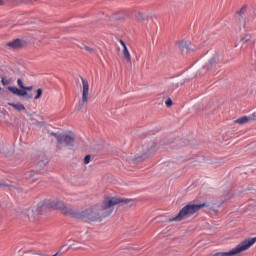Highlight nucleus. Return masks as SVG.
<instances>
[{"mask_svg":"<svg viewBox=\"0 0 256 256\" xmlns=\"http://www.w3.org/2000/svg\"><path fill=\"white\" fill-rule=\"evenodd\" d=\"M115 205H127V207H133V199L108 197L104 199L100 207L95 205L82 211H71L70 214L72 219H81V221H103V219L111 216L113 211H115Z\"/></svg>","mask_w":256,"mask_h":256,"instance_id":"f257e3e1","label":"nucleus"},{"mask_svg":"<svg viewBox=\"0 0 256 256\" xmlns=\"http://www.w3.org/2000/svg\"><path fill=\"white\" fill-rule=\"evenodd\" d=\"M203 207H209V205L205 202L200 204H187L179 211V213L175 217L168 219V223H171L173 221H183L185 217H191V215H195V213L201 211Z\"/></svg>","mask_w":256,"mask_h":256,"instance_id":"f03ea898","label":"nucleus"},{"mask_svg":"<svg viewBox=\"0 0 256 256\" xmlns=\"http://www.w3.org/2000/svg\"><path fill=\"white\" fill-rule=\"evenodd\" d=\"M154 151H157V143L149 142L143 144L140 147V154H137L136 157L132 159L133 163H141L145 161V159H149Z\"/></svg>","mask_w":256,"mask_h":256,"instance_id":"7ed1b4c3","label":"nucleus"},{"mask_svg":"<svg viewBox=\"0 0 256 256\" xmlns=\"http://www.w3.org/2000/svg\"><path fill=\"white\" fill-rule=\"evenodd\" d=\"M223 63L221 55L214 53L208 62L199 70L196 75H205L207 73H215L217 71V66Z\"/></svg>","mask_w":256,"mask_h":256,"instance_id":"20e7f679","label":"nucleus"},{"mask_svg":"<svg viewBox=\"0 0 256 256\" xmlns=\"http://www.w3.org/2000/svg\"><path fill=\"white\" fill-rule=\"evenodd\" d=\"M7 90L17 97H23L25 101H31L33 99V86H24L23 89H19L17 86H8Z\"/></svg>","mask_w":256,"mask_h":256,"instance_id":"39448f33","label":"nucleus"},{"mask_svg":"<svg viewBox=\"0 0 256 256\" xmlns=\"http://www.w3.org/2000/svg\"><path fill=\"white\" fill-rule=\"evenodd\" d=\"M82 81V100L79 102V106L83 107V105H85V103H87L88 99H89V81H87V79L85 78H81Z\"/></svg>","mask_w":256,"mask_h":256,"instance_id":"423d86ee","label":"nucleus"},{"mask_svg":"<svg viewBox=\"0 0 256 256\" xmlns=\"http://www.w3.org/2000/svg\"><path fill=\"white\" fill-rule=\"evenodd\" d=\"M52 207H54V209H59L62 211L63 215H69V217H71V211H75L71 208H67V206H65V202L58 199L52 202Z\"/></svg>","mask_w":256,"mask_h":256,"instance_id":"0eeeda50","label":"nucleus"},{"mask_svg":"<svg viewBox=\"0 0 256 256\" xmlns=\"http://www.w3.org/2000/svg\"><path fill=\"white\" fill-rule=\"evenodd\" d=\"M239 44L241 45V49H247L255 45V40H253V36L251 34H247L240 39Z\"/></svg>","mask_w":256,"mask_h":256,"instance_id":"6e6552de","label":"nucleus"},{"mask_svg":"<svg viewBox=\"0 0 256 256\" xmlns=\"http://www.w3.org/2000/svg\"><path fill=\"white\" fill-rule=\"evenodd\" d=\"M62 143H65L66 147H75V137L69 134H62Z\"/></svg>","mask_w":256,"mask_h":256,"instance_id":"1a4fd4ad","label":"nucleus"},{"mask_svg":"<svg viewBox=\"0 0 256 256\" xmlns=\"http://www.w3.org/2000/svg\"><path fill=\"white\" fill-rule=\"evenodd\" d=\"M8 105L9 107H13L16 111H25L28 117H33V114L29 113L27 111V108H25V105H23L22 103L9 102Z\"/></svg>","mask_w":256,"mask_h":256,"instance_id":"9d476101","label":"nucleus"},{"mask_svg":"<svg viewBox=\"0 0 256 256\" xmlns=\"http://www.w3.org/2000/svg\"><path fill=\"white\" fill-rule=\"evenodd\" d=\"M24 179L27 181H32V183H35V181H39V174L35 173L33 170H29L24 173Z\"/></svg>","mask_w":256,"mask_h":256,"instance_id":"9b49d317","label":"nucleus"},{"mask_svg":"<svg viewBox=\"0 0 256 256\" xmlns=\"http://www.w3.org/2000/svg\"><path fill=\"white\" fill-rule=\"evenodd\" d=\"M120 44L123 47V52L122 55L124 57V59L127 61V63H131V53H129V49L127 48V44L125 43V41H123V39H120Z\"/></svg>","mask_w":256,"mask_h":256,"instance_id":"f8f14e48","label":"nucleus"},{"mask_svg":"<svg viewBox=\"0 0 256 256\" xmlns=\"http://www.w3.org/2000/svg\"><path fill=\"white\" fill-rule=\"evenodd\" d=\"M6 47L11 49H21L23 47V41L20 38H16L6 44Z\"/></svg>","mask_w":256,"mask_h":256,"instance_id":"ddd939ff","label":"nucleus"},{"mask_svg":"<svg viewBox=\"0 0 256 256\" xmlns=\"http://www.w3.org/2000/svg\"><path fill=\"white\" fill-rule=\"evenodd\" d=\"M191 42L187 41V40H182L178 43V49H180V51H195V48H191L190 47Z\"/></svg>","mask_w":256,"mask_h":256,"instance_id":"4468645a","label":"nucleus"},{"mask_svg":"<svg viewBox=\"0 0 256 256\" xmlns=\"http://www.w3.org/2000/svg\"><path fill=\"white\" fill-rule=\"evenodd\" d=\"M255 114L252 116H242L234 121V123H238L239 125H245V123H249V121L255 119Z\"/></svg>","mask_w":256,"mask_h":256,"instance_id":"2eb2a0df","label":"nucleus"},{"mask_svg":"<svg viewBox=\"0 0 256 256\" xmlns=\"http://www.w3.org/2000/svg\"><path fill=\"white\" fill-rule=\"evenodd\" d=\"M245 13H247V5H244L240 10L236 11V15L240 16L238 18L239 23H241V21H243V18L241 16L245 15Z\"/></svg>","mask_w":256,"mask_h":256,"instance_id":"dca6fc26","label":"nucleus"},{"mask_svg":"<svg viewBox=\"0 0 256 256\" xmlns=\"http://www.w3.org/2000/svg\"><path fill=\"white\" fill-rule=\"evenodd\" d=\"M50 135L52 137L56 138V141H57L58 145H63V134H58L56 132H51Z\"/></svg>","mask_w":256,"mask_h":256,"instance_id":"f3484780","label":"nucleus"},{"mask_svg":"<svg viewBox=\"0 0 256 256\" xmlns=\"http://www.w3.org/2000/svg\"><path fill=\"white\" fill-rule=\"evenodd\" d=\"M48 163L49 159H47V157H42L41 159H39L37 165L38 167H40V169H43V167H45Z\"/></svg>","mask_w":256,"mask_h":256,"instance_id":"a211bd4d","label":"nucleus"},{"mask_svg":"<svg viewBox=\"0 0 256 256\" xmlns=\"http://www.w3.org/2000/svg\"><path fill=\"white\" fill-rule=\"evenodd\" d=\"M80 49H84L85 51H87L88 53H91V54L97 53V50L95 48H91V47H89V46H87L85 44H82L80 46Z\"/></svg>","mask_w":256,"mask_h":256,"instance_id":"6ab92c4d","label":"nucleus"},{"mask_svg":"<svg viewBox=\"0 0 256 256\" xmlns=\"http://www.w3.org/2000/svg\"><path fill=\"white\" fill-rule=\"evenodd\" d=\"M45 209H47V205H45L44 203H40L38 204L36 211L37 213L41 214L43 213V211H45Z\"/></svg>","mask_w":256,"mask_h":256,"instance_id":"aec40b11","label":"nucleus"},{"mask_svg":"<svg viewBox=\"0 0 256 256\" xmlns=\"http://www.w3.org/2000/svg\"><path fill=\"white\" fill-rule=\"evenodd\" d=\"M0 153L1 155H4V157H7V153H9V148H7V146H0Z\"/></svg>","mask_w":256,"mask_h":256,"instance_id":"412c9836","label":"nucleus"},{"mask_svg":"<svg viewBox=\"0 0 256 256\" xmlns=\"http://www.w3.org/2000/svg\"><path fill=\"white\" fill-rule=\"evenodd\" d=\"M43 96V89L42 88H38L36 90V96L34 97V99H41V97Z\"/></svg>","mask_w":256,"mask_h":256,"instance_id":"4be33fe9","label":"nucleus"},{"mask_svg":"<svg viewBox=\"0 0 256 256\" xmlns=\"http://www.w3.org/2000/svg\"><path fill=\"white\" fill-rule=\"evenodd\" d=\"M1 187H9L10 189H15L13 184H7L5 181H0V189Z\"/></svg>","mask_w":256,"mask_h":256,"instance_id":"5701e85b","label":"nucleus"},{"mask_svg":"<svg viewBox=\"0 0 256 256\" xmlns=\"http://www.w3.org/2000/svg\"><path fill=\"white\" fill-rule=\"evenodd\" d=\"M185 81H181V82H174L172 84V89H178V87H181V85H184Z\"/></svg>","mask_w":256,"mask_h":256,"instance_id":"b1692460","label":"nucleus"},{"mask_svg":"<svg viewBox=\"0 0 256 256\" xmlns=\"http://www.w3.org/2000/svg\"><path fill=\"white\" fill-rule=\"evenodd\" d=\"M17 85H18V89H24L25 88V84L23 83V79L18 78L17 79Z\"/></svg>","mask_w":256,"mask_h":256,"instance_id":"393cba45","label":"nucleus"},{"mask_svg":"<svg viewBox=\"0 0 256 256\" xmlns=\"http://www.w3.org/2000/svg\"><path fill=\"white\" fill-rule=\"evenodd\" d=\"M91 163V155L88 154L84 157V165H89Z\"/></svg>","mask_w":256,"mask_h":256,"instance_id":"a878e982","label":"nucleus"},{"mask_svg":"<svg viewBox=\"0 0 256 256\" xmlns=\"http://www.w3.org/2000/svg\"><path fill=\"white\" fill-rule=\"evenodd\" d=\"M165 103H166V106L173 107V100L171 98H167Z\"/></svg>","mask_w":256,"mask_h":256,"instance_id":"bb28decb","label":"nucleus"},{"mask_svg":"<svg viewBox=\"0 0 256 256\" xmlns=\"http://www.w3.org/2000/svg\"><path fill=\"white\" fill-rule=\"evenodd\" d=\"M249 15L250 17H256V8H252L249 10Z\"/></svg>","mask_w":256,"mask_h":256,"instance_id":"cd10ccee","label":"nucleus"},{"mask_svg":"<svg viewBox=\"0 0 256 256\" xmlns=\"http://www.w3.org/2000/svg\"><path fill=\"white\" fill-rule=\"evenodd\" d=\"M187 145H189V140H183V141L180 143V147H187Z\"/></svg>","mask_w":256,"mask_h":256,"instance_id":"c85d7f7f","label":"nucleus"},{"mask_svg":"<svg viewBox=\"0 0 256 256\" xmlns=\"http://www.w3.org/2000/svg\"><path fill=\"white\" fill-rule=\"evenodd\" d=\"M2 85H9V80H7L5 77L1 79Z\"/></svg>","mask_w":256,"mask_h":256,"instance_id":"c756f323","label":"nucleus"},{"mask_svg":"<svg viewBox=\"0 0 256 256\" xmlns=\"http://www.w3.org/2000/svg\"><path fill=\"white\" fill-rule=\"evenodd\" d=\"M223 203H225V200H222L220 203H214V205L216 207H221V205H223Z\"/></svg>","mask_w":256,"mask_h":256,"instance_id":"7c9ffc66","label":"nucleus"},{"mask_svg":"<svg viewBox=\"0 0 256 256\" xmlns=\"http://www.w3.org/2000/svg\"><path fill=\"white\" fill-rule=\"evenodd\" d=\"M138 17L139 19H141V21H145V17L143 16V13H139Z\"/></svg>","mask_w":256,"mask_h":256,"instance_id":"2f4dec72","label":"nucleus"},{"mask_svg":"<svg viewBox=\"0 0 256 256\" xmlns=\"http://www.w3.org/2000/svg\"><path fill=\"white\" fill-rule=\"evenodd\" d=\"M33 1H37V0H22V3H33Z\"/></svg>","mask_w":256,"mask_h":256,"instance_id":"473e14b6","label":"nucleus"},{"mask_svg":"<svg viewBox=\"0 0 256 256\" xmlns=\"http://www.w3.org/2000/svg\"><path fill=\"white\" fill-rule=\"evenodd\" d=\"M71 247H73V244L69 245V246H68V249H71Z\"/></svg>","mask_w":256,"mask_h":256,"instance_id":"72a5a7b5","label":"nucleus"},{"mask_svg":"<svg viewBox=\"0 0 256 256\" xmlns=\"http://www.w3.org/2000/svg\"><path fill=\"white\" fill-rule=\"evenodd\" d=\"M0 5H3V0H0Z\"/></svg>","mask_w":256,"mask_h":256,"instance_id":"f704fd0d","label":"nucleus"},{"mask_svg":"<svg viewBox=\"0 0 256 256\" xmlns=\"http://www.w3.org/2000/svg\"><path fill=\"white\" fill-rule=\"evenodd\" d=\"M243 27H245V21L242 22Z\"/></svg>","mask_w":256,"mask_h":256,"instance_id":"c9c22d12","label":"nucleus"},{"mask_svg":"<svg viewBox=\"0 0 256 256\" xmlns=\"http://www.w3.org/2000/svg\"><path fill=\"white\" fill-rule=\"evenodd\" d=\"M64 247H67V245H63V246L61 247V249H63Z\"/></svg>","mask_w":256,"mask_h":256,"instance_id":"e433bc0d","label":"nucleus"}]
</instances>
